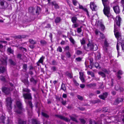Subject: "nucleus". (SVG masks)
Returning a JSON list of instances; mask_svg holds the SVG:
<instances>
[{"label": "nucleus", "instance_id": "13d9d810", "mask_svg": "<svg viewBox=\"0 0 124 124\" xmlns=\"http://www.w3.org/2000/svg\"><path fill=\"white\" fill-rule=\"evenodd\" d=\"M124 89L122 87L120 86L119 88V90L120 92H123L124 91Z\"/></svg>", "mask_w": 124, "mask_h": 124}, {"label": "nucleus", "instance_id": "a19ab883", "mask_svg": "<svg viewBox=\"0 0 124 124\" xmlns=\"http://www.w3.org/2000/svg\"><path fill=\"white\" fill-rule=\"evenodd\" d=\"M41 114L43 116H44L46 118H48L49 117V116L48 115L44 112H42Z\"/></svg>", "mask_w": 124, "mask_h": 124}, {"label": "nucleus", "instance_id": "0e129e2a", "mask_svg": "<svg viewBox=\"0 0 124 124\" xmlns=\"http://www.w3.org/2000/svg\"><path fill=\"white\" fill-rule=\"evenodd\" d=\"M114 81V79L113 78H112L111 80V86L112 87L113 86Z\"/></svg>", "mask_w": 124, "mask_h": 124}, {"label": "nucleus", "instance_id": "39448f33", "mask_svg": "<svg viewBox=\"0 0 124 124\" xmlns=\"http://www.w3.org/2000/svg\"><path fill=\"white\" fill-rule=\"evenodd\" d=\"M16 105L18 108L16 111V112L19 114L22 113L24 111V109L23 108L21 103L19 100L17 101Z\"/></svg>", "mask_w": 124, "mask_h": 124}, {"label": "nucleus", "instance_id": "ddd939ff", "mask_svg": "<svg viewBox=\"0 0 124 124\" xmlns=\"http://www.w3.org/2000/svg\"><path fill=\"white\" fill-rule=\"evenodd\" d=\"M108 95V94L107 92H105L102 93V94L99 95V97L101 99L105 100V99L106 98Z\"/></svg>", "mask_w": 124, "mask_h": 124}, {"label": "nucleus", "instance_id": "338daca9", "mask_svg": "<svg viewBox=\"0 0 124 124\" xmlns=\"http://www.w3.org/2000/svg\"><path fill=\"white\" fill-rule=\"evenodd\" d=\"M80 121H81L82 124H84L85 123V121L83 119H80Z\"/></svg>", "mask_w": 124, "mask_h": 124}, {"label": "nucleus", "instance_id": "052dcab7", "mask_svg": "<svg viewBox=\"0 0 124 124\" xmlns=\"http://www.w3.org/2000/svg\"><path fill=\"white\" fill-rule=\"evenodd\" d=\"M5 78L4 77L1 76L0 77V79L2 81H4L5 80Z\"/></svg>", "mask_w": 124, "mask_h": 124}, {"label": "nucleus", "instance_id": "9d476101", "mask_svg": "<svg viewBox=\"0 0 124 124\" xmlns=\"http://www.w3.org/2000/svg\"><path fill=\"white\" fill-rule=\"evenodd\" d=\"M29 42H30V44L29 46L31 49H33L35 47L34 45L37 43L36 41L33 40L32 39H30Z\"/></svg>", "mask_w": 124, "mask_h": 124}, {"label": "nucleus", "instance_id": "aec40b11", "mask_svg": "<svg viewBox=\"0 0 124 124\" xmlns=\"http://www.w3.org/2000/svg\"><path fill=\"white\" fill-rule=\"evenodd\" d=\"M18 123L19 124H26V122L25 121H24L22 120L20 118L18 119Z\"/></svg>", "mask_w": 124, "mask_h": 124}, {"label": "nucleus", "instance_id": "a211bd4d", "mask_svg": "<svg viewBox=\"0 0 124 124\" xmlns=\"http://www.w3.org/2000/svg\"><path fill=\"white\" fill-rule=\"evenodd\" d=\"M123 101V100L122 98H118L116 99L114 102V103L115 105Z\"/></svg>", "mask_w": 124, "mask_h": 124}, {"label": "nucleus", "instance_id": "393cba45", "mask_svg": "<svg viewBox=\"0 0 124 124\" xmlns=\"http://www.w3.org/2000/svg\"><path fill=\"white\" fill-rule=\"evenodd\" d=\"M100 102H101V100L99 99H97L94 100L92 101V103L93 104L98 103Z\"/></svg>", "mask_w": 124, "mask_h": 124}, {"label": "nucleus", "instance_id": "2f4dec72", "mask_svg": "<svg viewBox=\"0 0 124 124\" xmlns=\"http://www.w3.org/2000/svg\"><path fill=\"white\" fill-rule=\"evenodd\" d=\"M101 58V54L99 53L96 56L95 59L96 60H99Z\"/></svg>", "mask_w": 124, "mask_h": 124}, {"label": "nucleus", "instance_id": "69168bd1", "mask_svg": "<svg viewBox=\"0 0 124 124\" xmlns=\"http://www.w3.org/2000/svg\"><path fill=\"white\" fill-rule=\"evenodd\" d=\"M93 65L94 64H90V65H88V67L90 69H92Z\"/></svg>", "mask_w": 124, "mask_h": 124}, {"label": "nucleus", "instance_id": "e2e57ef3", "mask_svg": "<svg viewBox=\"0 0 124 124\" xmlns=\"http://www.w3.org/2000/svg\"><path fill=\"white\" fill-rule=\"evenodd\" d=\"M27 68V65L26 64H24L23 65V68L25 70H26Z\"/></svg>", "mask_w": 124, "mask_h": 124}, {"label": "nucleus", "instance_id": "680f3d73", "mask_svg": "<svg viewBox=\"0 0 124 124\" xmlns=\"http://www.w3.org/2000/svg\"><path fill=\"white\" fill-rule=\"evenodd\" d=\"M72 2L73 4L75 6H76L77 3V1L76 0H73Z\"/></svg>", "mask_w": 124, "mask_h": 124}, {"label": "nucleus", "instance_id": "f3484780", "mask_svg": "<svg viewBox=\"0 0 124 124\" xmlns=\"http://www.w3.org/2000/svg\"><path fill=\"white\" fill-rule=\"evenodd\" d=\"M90 7L92 10L94 11L97 6L94 2H91L90 3Z\"/></svg>", "mask_w": 124, "mask_h": 124}, {"label": "nucleus", "instance_id": "3c124183", "mask_svg": "<svg viewBox=\"0 0 124 124\" xmlns=\"http://www.w3.org/2000/svg\"><path fill=\"white\" fill-rule=\"evenodd\" d=\"M23 91L27 92V93H29L30 91V90L27 88H24L23 90Z\"/></svg>", "mask_w": 124, "mask_h": 124}, {"label": "nucleus", "instance_id": "de8ad7c7", "mask_svg": "<svg viewBox=\"0 0 124 124\" xmlns=\"http://www.w3.org/2000/svg\"><path fill=\"white\" fill-rule=\"evenodd\" d=\"M77 97L78 99L79 100H83V97L82 96L79 95H78L77 96Z\"/></svg>", "mask_w": 124, "mask_h": 124}, {"label": "nucleus", "instance_id": "774afa93", "mask_svg": "<svg viewBox=\"0 0 124 124\" xmlns=\"http://www.w3.org/2000/svg\"><path fill=\"white\" fill-rule=\"evenodd\" d=\"M73 81L74 83L76 86H78L79 85V84L77 82L76 80H74Z\"/></svg>", "mask_w": 124, "mask_h": 124}, {"label": "nucleus", "instance_id": "4d7b16f0", "mask_svg": "<svg viewBox=\"0 0 124 124\" xmlns=\"http://www.w3.org/2000/svg\"><path fill=\"white\" fill-rule=\"evenodd\" d=\"M103 71L105 73L107 74H109V72L106 69H104L103 70Z\"/></svg>", "mask_w": 124, "mask_h": 124}, {"label": "nucleus", "instance_id": "c9c22d12", "mask_svg": "<svg viewBox=\"0 0 124 124\" xmlns=\"http://www.w3.org/2000/svg\"><path fill=\"white\" fill-rule=\"evenodd\" d=\"M77 18L76 17H73L71 18V21L72 22L74 23H75L76 22Z\"/></svg>", "mask_w": 124, "mask_h": 124}, {"label": "nucleus", "instance_id": "6e6552de", "mask_svg": "<svg viewBox=\"0 0 124 124\" xmlns=\"http://www.w3.org/2000/svg\"><path fill=\"white\" fill-rule=\"evenodd\" d=\"M14 89V87H13L11 88H8L6 87H3L2 88V91L5 93L6 94H9L11 91H12Z\"/></svg>", "mask_w": 124, "mask_h": 124}, {"label": "nucleus", "instance_id": "4c0bfd02", "mask_svg": "<svg viewBox=\"0 0 124 124\" xmlns=\"http://www.w3.org/2000/svg\"><path fill=\"white\" fill-rule=\"evenodd\" d=\"M69 39L70 41L72 44H74L75 43V41L72 37H71Z\"/></svg>", "mask_w": 124, "mask_h": 124}, {"label": "nucleus", "instance_id": "2eb2a0df", "mask_svg": "<svg viewBox=\"0 0 124 124\" xmlns=\"http://www.w3.org/2000/svg\"><path fill=\"white\" fill-rule=\"evenodd\" d=\"M113 9L114 12L116 14H119L120 12V9L118 5H116L114 6Z\"/></svg>", "mask_w": 124, "mask_h": 124}, {"label": "nucleus", "instance_id": "72a5a7b5", "mask_svg": "<svg viewBox=\"0 0 124 124\" xmlns=\"http://www.w3.org/2000/svg\"><path fill=\"white\" fill-rule=\"evenodd\" d=\"M59 99L60 101H61V103L63 105H65L66 104V101H64L63 100V99L62 98H60Z\"/></svg>", "mask_w": 124, "mask_h": 124}, {"label": "nucleus", "instance_id": "423d86ee", "mask_svg": "<svg viewBox=\"0 0 124 124\" xmlns=\"http://www.w3.org/2000/svg\"><path fill=\"white\" fill-rule=\"evenodd\" d=\"M6 105L8 111L9 112H10L12 109L11 106L12 101L11 98L8 97L6 99Z\"/></svg>", "mask_w": 124, "mask_h": 124}, {"label": "nucleus", "instance_id": "49530a36", "mask_svg": "<svg viewBox=\"0 0 124 124\" xmlns=\"http://www.w3.org/2000/svg\"><path fill=\"white\" fill-rule=\"evenodd\" d=\"M66 56L67 57L69 58L70 57L71 55L69 52H68L66 53Z\"/></svg>", "mask_w": 124, "mask_h": 124}, {"label": "nucleus", "instance_id": "a18cd8bd", "mask_svg": "<svg viewBox=\"0 0 124 124\" xmlns=\"http://www.w3.org/2000/svg\"><path fill=\"white\" fill-rule=\"evenodd\" d=\"M89 60L90 62V64H94L93 62V59L92 57H90L89 58Z\"/></svg>", "mask_w": 124, "mask_h": 124}, {"label": "nucleus", "instance_id": "f257e3e1", "mask_svg": "<svg viewBox=\"0 0 124 124\" xmlns=\"http://www.w3.org/2000/svg\"><path fill=\"white\" fill-rule=\"evenodd\" d=\"M23 96L25 99V101L27 105V109L28 114L30 116V117L32 115V103L31 102L32 97L31 94L30 93H23Z\"/></svg>", "mask_w": 124, "mask_h": 124}, {"label": "nucleus", "instance_id": "1a4fd4ad", "mask_svg": "<svg viewBox=\"0 0 124 124\" xmlns=\"http://www.w3.org/2000/svg\"><path fill=\"white\" fill-rule=\"evenodd\" d=\"M8 4L4 0H0V8H4L8 7Z\"/></svg>", "mask_w": 124, "mask_h": 124}, {"label": "nucleus", "instance_id": "864d4df0", "mask_svg": "<svg viewBox=\"0 0 124 124\" xmlns=\"http://www.w3.org/2000/svg\"><path fill=\"white\" fill-rule=\"evenodd\" d=\"M104 45L106 47H107L108 46V44L106 40H105L104 42Z\"/></svg>", "mask_w": 124, "mask_h": 124}, {"label": "nucleus", "instance_id": "0eeeda50", "mask_svg": "<svg viewBox=\"0 0 124 124\" xmlns=\"http://www.w3.org/2000/svg\"><path fill=\"white\" fill-rule=\"evenodd\" d=\"M40 9V8L39 7H37V9L36 10L35 8L32 7H30L28 9L29 12L33 14L35 13V11L37 15L39 14V10Z\"/></svg>", "mask_w": 124, "mask_h": 124}, {"label": "nucleus", "instance_id": "4be33fe9", "mask_svg": "<svg viewBox=\"0 0 124 124\" xmlns=\"http://www.w3.org/2000/svg\"><path fill=\"white\" fill-rule=\"evenodd\" d=\"M114 34L116 38H119L121 36L120 32L118 31L115 32Z\"/></svg>", "mask_w": 124, "mask_h": 124}, {"label": "nucleus", "instance_id": "bf43d9fd", "mask_svg": "<svg viewBox=\"0 0 124 124\" xmlns=\"http://www.w3.org/2000/svg\"><path fill=\"white\" fill-rule=\"evenodd\" d=\"M121 45L122 50H123L124 52V43H121Z\"/></svg>", "mask_w": 124, "mask_h": 124}, {"label": "nucleus", "instance_id": "4468645a", "mask_svg": "<svg viewBox=\"0 0 124 124\" xmlns=\"http://www.w3.org/2000/svg\"><path fill=\"white\" fill-rule=\"evenodd\" d=\"M123 74V71L121 70H120L118 71L117 74H116V75L118 79L119 80L121 78V76Z\"/></svg>", "mask_w": 124, "mask_h": 124}, {"label": "nucleus", "instance_id": "f8f14e48", "mask_svg": "<svg viewBox=\"0 0 124 124\" xmlns=\"http://www.w3.org/2000/svg\"><path fill=\"white\" fill-rule=\"evenodd\" d=\"M55 116L57 117L60 118L61 119L67 122H69L70 120L69 119L65 117L64 116L60 115H56Z\"/></svg>", "mask_w": 124, "mask_h": 124}, {"label": "nucleus", "instance_id": "cd10ccee", "mask_svg": "<svg viewBox=\"0 0 124 124\" xmlns=\"http://www.w3.org/2000/svg\"><path fill=\"white\" fill-rule=\"evenodd\" d=\"M30 80L31 82H32L34 84H36L37 83V81L32 77L31 78H30Z\"/></svg>", "mask_w": 124, "mask_h": 124}, {"label": "nucleus", "instance_id": "5fc2aeb1", "mask_svg": "<svg viewBox=\"0 0 124 124\" xmlns=\"http://www.w3.org/2000/svg\"><path fill=\"white\" fill-rule=\"evenodd\" d=\"M57 51H58L60 52H61L62 51V49L61 47H59L57 48Z\"/></svg>", "mask_w": 124, "mask_h": 124}, {"label": "nucleus", "instance_id": "7ed1b4c3", "mask_svg": "<svg viewBox=\"0 0 124 124\" xmlns=\"http://www.w3.org/2000/svg\"><path fill=\"white\" fill-rule=\"evenodd\" d=\"M7 59V57L6 56H3L0 59L1 61L0 64L2 65L0 67V73H3L6 71Z\"/></svg>", "mask_w": 124, "mask_h": 124}, {"label": "nucleus", "instance_id": "8fccbe9b", "mask_svg": "<svg viewBox=\"0 0 124 124\" xmlns=\"http://www.w3.org/2000/svg\"><path fill=\"white\" fill-rule=\"evenodd\" d=\"M82 59L80 57H78L75 59L76 61L77 62H80L81 61Z\"/></svg>", "mask_w": 124, "mask_h": 124}, {"label": "nucleus", "instance_id": "b1692460", "mask_svg": "<svg viewBox=\"0 0 124 124\" xmlns=\"http://www.w3.org/2000/svg\"><path fill=\"white\" fill-rule=\"evenodd\" d=\"M98 74L100 75L102 78H106V75L105 73L102 71H99L98 72Z\"/></svg>", "mask_w": 124, "mask_h": 124}, {"label": "nucleus", "instance_id": "5701e85b", "mask_svg": "<svg viewBox=\"0 0 124 124\" xmlns=\"http://www.w3.org/2000/svg\"><path fill=\"white\" fill-rule=\"evenodd\" d=\"M98 23L100 26V27L101 29L104 30L105 28V27L104 25L103 24L102 22H98Z\"/></svg>", "mask_w": 124, "mask_h": 124}, {"label": "nucleus", "instance_id": "20e7f679", "mask_svg": "<svg viewBox=\"0 0 124 124\" xmlns=\"http://www.w3.org/2000/svg\"><path fill=\"white\" fill-rule=\"evenodd\" d=\"M87 46L91 50L96 51L98 49L97 45L93 43L92 40H88V43L87 44Z\"/></svg>", "mask_w": 124, "mask_h": 124}, {"label": "nucleus", "instance_id": "473e14b6", "mask_svg": "<svg viewBox=\"0 0 124 124\" xmlns=\"http://www.w3.org/2000/svg\"><path fill=\"white\" fill-rule=\"evenodd\" d=\"M9 62L10 64L12 65H14L16 64V63L11 59H9Z\"/></svg>", "mask_w": 124, "mask_h": 124}, {"label": "nucleus", "instance_id": "7c9ffc66", "mask_svg": "<svg viewBox=\"0 0 124 124\" xmlns=\"http://www.w3.org/2000/svg\"><path fill=\"white\" fill-rule=\"evenodd\" d=\"M41 44L43 46H45L47 44L45 40H42L40 41Z\"/></svg>", "mask_w": 124, "mask_h": 124}, {"label": "nucleus", "instance_id": "f03ea898", "mask_svg": "<svg viewBox=\"0 0 124 124\" xmlns=\"http://www.w3.org/2000/svg\"><path fill=\"white\" fill-rule=\"evenodd\" d=\"M104 8L103 12L104 15L107 16L108 19L112 16L110 12V8L109 1L102 3Z\"/></svg>", "mask_w": 124, "mask_h": 124}, {"label": "nucleus", "instance_id": "c85d7f7f", "mask_svg": "<svg viewBox=\"0 0 124 124\" xmlns=\"http://www.w3.org/2000/svg\"><path fill=\"white\" fill-rule=\"evenodd\" d=\"M61 20V18L59 17H56L55 19V23H59Z\"/></svg>", "mask_w": 124, "mask_h": 124}, {"label": "nucleus", "instance_id": "dca6fc26", "mask_svg": "<svg viewBox=\"0 0 124 124\" xmlns=\"http://www.w3.org/2000/svg\"><path fill=\"white\" fill-rule=\"evenodd\" d=\"M86 86L88 88L95 89L96 86V84L95 83H91L87 85Z\"/></svg>", "mask_w": 124, "mask_h": 124}, {"label": "nucleus", "instance_id": "e433bc0d", "mask_svg": "<svg viewBox=\"0 0 124 124\" xmlns=\"http://www.w3.org/2000/svg\"><path fill=\"white\" fill-rule=\"evenodd\" d=\"M5 118V117L3 116H2L0 117V119L1 120V122L3 123H4V119Z\"/></svg>", "mask_w": 124, "mask_h": 124}, {"label": "nucleus", "instance_id": "ea45409f", "mask_svg": "<svg viewBox=\"0 0 124 124\" xmlns=\"http://www.w3.org/2000/svg\"><path fill=\"white\" fill-rule=\"evenodd\" d=\"M76 53L77 55H79L82 54V52L81 51L77 50L76 51Z\"/></svg>", "mask_w": 124, "mask_h": 124}, {"label": "nucleus", "instance_id": "412c9836", "mask_svg": "<svg viewBox=\"0 0 124 124\" xmlns=\"http://www.w3.org/2000/svg\"><path fill=\"white\" fill-rule=\"evenodd\" d=\"M79 74L80 75L79 78L81 81L83 82H84L85 79L83 77V73L79 72Z\"/></svg>", "mask_w": 124, "mask_h": 124}, {"label": "nucleus", "instance_id": "37998d69", "mask_svg": "<svg viewBox=\"0 0 124 124\" xmlns=\"http://www.w3.org/2000/svg\"><path fill=\"white\" fill-rule=\"evenodd\" d=\"M79 8L80 9H82L84 11H85V8H84L81 5H79Z\"/></svg>", "mask_w": 124, "mask_h": 124}, {"label": "nucleus", "instance_id": "9b49d317", "mask_svg": "<svg viewBox=\"0 0 124 124\" xmlns=\"http://www.w3.org/2000/svg\"><path fill=\"white\" fill-rule=\"evenodd\" d=\"M121 21V18L120 16H116L115 22L116 25L118 27H119L120 26Z\"/></svg>", "mask_w": 124, "mask_h": 124}, {"label": "nucleus", "instance_id": "c03bdc74", "mask_svg": "<svg viewBox=\"0 0 124 124\" xmlns=\"http://www.w3.org/2000/svg\"><path fill=\"white\" fill-rule=\"evenodd\" d=\"M103 111L104 112H108V110L107 107H104L103 108Z\"/></svg>", "mask_w": 124, "mask_h": 124}, {"label": "nucleus", "instance_id": "6e6d98bb", "mask_svg": "<svg viewBox=\"0 0 124 124\" xmlns=\"http://www.w3.org/2000/svg\"><path fill=\"white\" fill-rule=\"evenodd\" d=\"M22 56V54H17V58L21 59V57Z\"/></svg>", "mask_w": 124, "mask_h": 124}, {"label": "nucleus", "instance_id": "a878e982", "mask_svg": "<svg viewBox=\"0 0 124 124\" xmlns=\"http://www.w3.org/2000/svg\"><path fill=\"white\" fill-rule=\"evenodd\" d=\"M94 66L96 69H100L101 68V67L100 66L99 64L96 62L94 63Z\"/></svg>", "mask_w": 124, "mask_h": 124}, {"label": "nucleus", "instance_id": "603ef678", "mask_svg": "<svg viewBox=\"0 0 124 124\" xmlns=\"http://www.w3.org/2000/svg\"><path fill=\"white\" fill-rule=\"evenodd\" d=\"M89 124H98L95 121L92 122L91 120H89Z\"/></svg>", "mask_w": 124, "mask_h": 124}, {"label": "nucleus", "instance_id": "09e8293b", "mask_svg": "<svg viewBox=\"0 0 124 124\" xmlns=\"http://www.w3.org/2000/svg\"><path fill=\"white\" fill-rule=\"evenodd\" d=\"M70 118L72 120L76 122H78L76 118L72 116H70Z\"/></svg>", "mask_w": 124, "mask_h": 124}, {"label": "nucleus", "instance_id": "bb28decb", "mask_svg": "<svg viewBox=\"0 0 124 124\" xmlns=\"http://www.w3.org/2000/svg\"><path fill=\"white\" fill-rule=\"evenodd\" d=\"M7 50L8 52L10 54H13V51L11 49V47H8Z\"/></svg>", "mask_w": 124, "mask_h": 124}, {"label": "nucleus", "instance_id": "79ce46f5", "mask_svg": "<svg viewBox=\"0 0 124 124\" xmlns=\"http://www.w3.org/2000/svg\"><path fill=\"white\" fill-rule=\"evenodd\" d=\"M120 86L119 85H116L114 87V89L116 91L119 90V88Z\"/></svg>", "mask_w": 124, "mask_h": 124}, {"label": "nucleus", "instance_id": "58836bf2", "mask_svg": "<svg viewBox=\"0 0 124 124\" xmlns=\"http://www.w3.org/2000/svg\"><path fill=\"white\" fill-rule=\"evenodd\" d=\"M81 43L82 45H84L85 43V39L84 38L80 40Z\"/></svg>", "mask_w": 124, "mask_h": 124}, {"label": "nucleus", "instance_id": "6ab92c4d", "mask_svg": "<svg viewBox=\"0 0 124 124\" xmlns=\"http://www.w3.org/2000/svg\"><path fill=\"white\" fill-rule=\"evenodd\" d=\"M32 124H40L39 121L36 119H33L32 120Z\"/></svg>", "mask_w": 124, "mask_h": 124}, {"label": "nucleus", "instance_id": "c756f323", "mask_svg": "<svg viewBox=\"0 0 124 124\" xmlns=\"http://www.w3.org/2000/svg\"><path fill=\"white\" fill-rule=\"evenodd\" d=\"M45 58V57L42 56L40 58V59L38 61V62L39 63H42L43 62V60H44Z\"/></svg>", "mask_w": 124, "mask_h": 124}, {"label": "nucleus", "instance_id": "f704fd0d", "mask_svg": "<svg viewBox=\"0 0 124 124\" xmlns=\"http://www.w3.org/2000/svg\"><path fill=\"white\" fill-rule=\"evenodd\" d=\"M61 89L64 91L66 90V87L64 84H62Z\"/></svg>", "mask_w": 124, "mask_h": 124}]
</instances>
